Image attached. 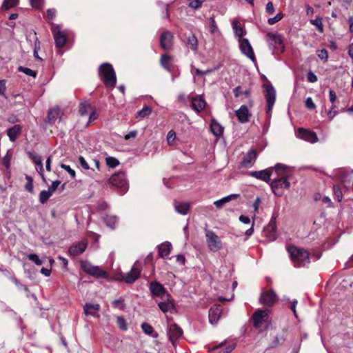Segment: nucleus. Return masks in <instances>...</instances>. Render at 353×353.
<instances>
[{"label":"nucleus","instance_id":"obj_1","mask_svg":"<svg viewBox=\"0 0 353 353\" xmlns=\"http://www.w3.org/2000/svg\"><path fill=\"white\" fill-rule=\"evenodd\" d=\"M274 170L276 176L271 181V189L276 196H282L285 191L290 188L292 168L282 163H276Z\"/></svg>","mask_w":353,"mask_h":353},{"label":"nucleus","instance_id":"obj_2","mask_svg":"<svg viewBox=\"0 0 353 353\" xmlns=\"http://www.w3.org/2000/svg\"><path fill=\"white\" fill-rule=\"evenodd\" d=\"M288 252L296 267H303L310 263V254L307 250L295 246H289Z\"/></svg>","mask_w":353,"mask_h":353},{"label":"nucleus","instance_id":"obj_3","mask_svg":"<svg viewBox=\"0 0 353 353\" xmlns=\"http://www.w3.org/2000/svg\"><path fill=\"white\" fill-rule=\"evenodd\" d=\"M101 80L109 88H114L117 83V77L112 65L109 63H103L99 68Z\"/></svg>","mask_w":353,"mask_h":353},{"label":"nucleus","instance_id":"obj_4","mask_svg":"<svg viewBox=\"0 0 353 353\" xmlns=\"http://www.w3.org/2000/svg\"><path fill=\"white\" fill-rule=\"evenodd\" d=\"M50 26L56 46L59 48L64 46L67 43L70 31L64 29L62 25L52 23Z\"/></svg>","mask_w":353,"mask_h":353},{"label":"nucleus","instance_id":"obj_5","mask_svg":"<svg viewBox=\"0 0 353 353\" xmlns=\"http://www.w3.org/2000/svg\"><path fill=\"white\" fill-rule=\"evenodd\" d=\"M110 183L120 191L121 194H124L128 190V184L124 172H117L112 175Z\"/></svg>","mask_w":353,"mask_h":353},{"label":"nucleus","instance_id":"obj_6","mask_svg":"<svg viewBox=\"0 0 353 353\" xmlns=\"http://www.w3.org/2000/svg\"><path fill=\"white\" fill-rule=\"evenodd\" d=\"M81 268L86 273L97 278L106 279L108 277L107 272L103 270L99 266L93 265L88 261H82Z\"/></svg>","mask_w":353,"mask_h":353},{"label":"nucleus","instance_id":"obj_7","mask_svg":"<svg viewBox=\"0 0 353 353\" xmlns=\"http://www.w3.org/2000/svg\"><path fill=\"white\" fill-rule=\"evenodd\" d=\"M206 241L210 251L216 252L222 248L220 238L212 231L208 230L205 233Z\"/></svg>","mask_w":353,"mask_h":353},{"label":"nucleus","instance_id":"obj_8","mask_svg":"<svg viewBox=\"0 0 353 353\" xmlns=\"http://www.w3.org/2000/svg\"><path fill=\"white\" fill-rule=\"evenodd\" d=\"M266 113L270 116L276 101V90L272 85H265Z\"/></svg>","mask_w":353,"mask_h":353},{"label":"nucleus","instance_id":"obj_9","mask_svg":"<svg viewBox=\"0 0 353 353\" xmlns=\"http://www.w3.org/2000/svg\"><path fill=\"white\" fill-rule=\"evenodd\" d=\"M239 43L241 52L248 58L252 60V62H256L255 55L248 39H239Z\"/></svg>","mask_w":353,"mask_h":353},{"label":"nucleus","instance_id":"obj_10","mask_svg":"<svg viewBox=\"0 0 353 353\" xmlns=\"http://www.w3.org/2000/svg\"><path fill=\"white\" fill-rule=\"evenodd\" d=\"M149 289L153 296L159 297L161 299L164 297H168L170 294L163 285L157 281L151 282Z\"/></svg>","mask_w":353,"mask_h":353},{"label":"nucleus","instance_id":"obj_11","mask_svg":"<svg viewBox=\"0 0 353 353\" xmlns=\"http://www.w3.org/2000/svg\"><path fill=\"white\" fill-rule=\"evenodd\" d=\"M296 137L300 139L310 142L311 143H316L319 140L317 135L314 132L306 130L303 128L298 129Z\"/></svg>","mask_w":353,"mask_h":353},{"label":"nucleus","instance_id":"obj_12","mask_svg":"<svg viewBox=\"0 0 353 353\" xmlns=\"http://www.w3.org/2000/svg\"><path fill=\"white\" fill-rule=\"evenodd\" d=\"M268 310H257L253 314V323L255 327L259 328L263 323L267 322L269 317Z\"/></svg>","mask_w":353,"mask_h":353},{"label":"nucleus","instance_id":"obj_13","mask_svg":"<svg viewBox=\"0 0 353 353\" xmlns=\"http://www.w3.org/2000/svg\"><path fill=\"white\" fill-rule=\"evenodd\" d=\"M264 233L265 236L270 241H273L276 239V219L272 217L268 226L264 229Z\"/></svg>","mask_w":353,"mask_h":353},{"label":"nucleus","instance_id":"obj_14","mask_svg":"<svg viewBox=\"0 0 353 353\" xmlns=\"http://www.w3.org/2000/svg\"><path fill=\"white\" fill-rule=\"evenodd\" d=\"M274 170V167L268 169H265L259 171H252L250 172V176L254 177L257 179H260L265 182H270L271 179L272 172Z\"/></svg>","mask_w":353,"mask_h":353},{"label":"nucleus","instance_id":"obj_15","mask_svg":"<svg viewBox=\"0 0 353 353\" xmlns=\"http://www.w3.org/2000/svg\"><path fill=\"white\" fill-rule=\"evenodd\" d=\"M235 113L239 121L241 123H247L251 117V113L245 105H241V107L235 111Z\"/></svg>","mask_w":353,"mask_h":353},{"label":"nucleus","instance_id":"obj_16","mask_svg":"<svg viewBox=\"0 0 353 353\" xmlns=\"http://www.w3.org/2000/svg\"><path fill=\"white\" fill-rule=\"evenodd\" d=\"M182 334V329L178 325L176 324H172L170 325L168 331V335L173 345L176 340L181 337Z\"/></svg>","mask_w":353,"mask_h":353},{"label":"nucleus","instance_id":"obj_17","mask_svg":"<svg viewBox=\"0 0 353 353\" xmlns=\"http://www.w3.org/2000/svg\"><path fill=\"white\" fill-rule=\"evenodd\" d=\"M160 44L164 50H168L173 45V34L169 31L163 32L160 37Z\"/></svg>","mask_w":353,"mask_h":353},{"label":"nucleus","instance_id":"obj_18","mask_svg":"<svg viewBox=\"0 0 353 353\" xmlns=\"http://www.w3.org/2000/svg\"><path fill=\"white\" fill-rule=\"evenodd\" d=\"M87 246V241H81L72 245L69 249V253L70 254V255L74 256H79L85 250Z\"/></svg>","mask_w":353,"mask_h":353},{"label":"nucleus","instance_id":"obj_19","mask_svg":"<svg viewBox=\"0 0 353 353\" xmlns=\"http://www.w3.org/2000/svg\"><path fill=\"white\" fill-rule=\"evenodd\" d=\"M161 300V301L158 303V305L163 313L170 312L174 309V305L170 294L168 295V297H164Z\"/></svg>","mask_w":353,"mask_h":353},{"label":"nucleus","instance_id":"obj_20","mask_svg":"<svg viewBox=\"0 0 353 353\" xmlns=\"http://www.w3.org/2000/svg\"><path fill=\"white\" fill-rule=\"evenodd\" d=\"M140 270L137 267V263H135L131 268V270L125 274L123 279L127 283H132L138 279L140 276Z\"/></svg>","mask_w":353,"mask_h":353},{"label":"nucleus","instance_id":"obj_21","mask_svg":"<svg viewBox=\"0 0 353 353\" xmlns=\"http://www.w3.org/2000/svg\"><path fill=\"white\" fill-rule=\"evenodd\" d=\"M276 301V296L272 290L263 292L261 296V303L267 306H272Z\"/></svg>","mask_w":353,"mask_h":353},{"label":"nucleus","instance_id":"obj_22","mask_svg":"<svg viewBox=\"0 0 353 353\" xmlns=\"http://www.w3.org/2000/svg\"><path fill=\"white\" fill-rule=\"evenodd\" d=\"M222 310L219 305H214L209 310V321L211 324L215 325L217 323Z\"/></svg>","mask_w":353,"mask_h":353},{"label":"nucleus","instance_id":"obj_23","mask_svg":"<svg viewBox=\"0 0 353 353\" xmlns=\"http://www.w3.org/2000/svg\"><path fill=\"white\" fill-rule=\"evenodd\" d=\"M28 155L34 163L36 170L38 172V173L41 176L42 179H44V176L43 174V165H42L41 157L38 156L36 153H34L33 152H28Z\"/></svg>","mask_w":353,"mask_h":353},{"label":"nucleus","instance_id":"obj_24","mask_svg":"<svg viewBox=\"0 0 353 353\" xmlns=\"http://www.w3.org/2000/svg\"><path fill=\"white\" fill-rule=\"evenodd\" d=\"M172 249V243L169 241H165L158 245V254L161 258L167 257Z\"/></svg>","mask_w":353,"mask_h":353},{"label":"nucleus","instance_id":"obj_25","mask_svg":"<svg viewBox=\"0 0 353 353\" xmlns=\"http://www.w3.org/2000/svg\"><path fill=\"white\" fill-rule=\"evenodd\" d=\"M174 207L177 213L181 215H186L189 212L190 203L188 202L174 201Z\"/></svg>","mask_w":353,"mask_h":353},{"label":"nucleus","instance_id":"obj_26","mask_svg":"<svg viewBox=\"0 0 353 353\" xmlns=\"http://www.w3.org/2000/svg\"><path fill=\"white\" fill-rule=\"evenodd\" d=\"M21 132V127L19 125H14L12 128L8 129L7 134L9 137V139L14 142L16 141L17 137L20 135Z\"/></svg>","mask_w":353,"mask_h":353},{"label":"nucleus","instance_id":"obj_27","mask_svg":"<svg viewBox=\"0 0 353 353\" xmlns=\"http://www.w3.org/2000/svg\"><path fill=\"white\" fill-rule=\"evenodd\" d=\"M100 310V305L98 303H86L83 307L84 313L86 315L97 316V312Z\"/></svg>","mask_w":353,"mask_h":353},{"label":"nucleus","instance_id":"obj_28","mask_svg":"<svg viewBox=\"0 0 353 353\" xmlns=\"http://www.w3.org/2000/svg\"><path fill=\"white\" fill-rule=\"evenodd\" d=\"M59 188L60 192L64 189V184L61 185V181L56 180L53 181L51 185L48 188V191H46V201Z\"/></svg>","mask_w":353,"mask_h":353},{"label":"nucleus","instance_id":"obj_29","mask_svg":"<svg viewBox=\"0 0 353 353\" xmlns=\"http://www.w3.org/2000/svg\"><path fill=\"white\" fill-rule=\"evenodd\" d=\"M210 130L212 133L216 137H220L223 132V126L214 119L211 120Z\"/></svg>","mask_w":353,"mask_h":353},{"label":"nucleus","instance_id":"obj_30","mask_svg":"<svg viewBox=\"0 0 353 353\" xmlns=\"http://www.w3.org/2000/svg\"><path fill=\"white\" fill-rule=\"evenodd\" d=\"M256 159V152L254 150H250L242 161V163L244 166L248 167L254 163Z\"/></svg>","mask_w":353,"mask_h":353},{"label":"nucleus","instance_id":"obj_31","mask_svg":"<svg viewBox=\"0 0 353 353\" xmlns=\"http://www.w3.org/2000/svg\"><path fill=\"white\" fill-rule=\"evenodd\" d=\"M205 106V100L201 97H195L192 99V107L196 112L201 111Z\"/></svg>","mask_w":353,"mask_h":353},{"label":"nucleus","instance_id":"obj_32","mask_svg":"<svg viewBox=\"0 0 353 353\" xmlns=\"http://www.w3.org/2000/svg\"><path fill=\"white\" fill-rule=\"evenodd\" d=\"M61 116V110L59 108L55 107L50 108L48 112V122L53 123Z\"/></svg>","mask_w":353,"mask_h":353},{"label":"nucleus","instance_id":"obj_33","mask_svg":"<svg viewBox=\"0 0 353 353\" xmlns=\"http://www.w3.org/2000/svg\"><path fill=\"white\" fill-rule=\"evenodd\" d=\"M239 196V194H230L228 196H226L219 200H217V201H215L214 202V204L215 205V206L218 208H221L223 207V205L226 203H228L230 202L232 199H235V198H237Z\"/></svg>","mask_w":353,"mask_h":353},{"label":"nucleus","instance_id":"obj_34","mask_svg":"<svg viewBox=\"0 0 353 353\" xmlns=\"http://www.w3.org/2000/svg\"><path fill=\"white\" fill-rule=\"evenodd\" d=\"M232 26L235 36L238 37V40L240 39H243V36L245 32L243 28L241 26L240 23L237 20H234L232 23Z\"/></svg>","mask_w":353,"mask_h":353},{"label":"nucleus","instance_id":"obj_35","mask_svg":"<svg viewBox=\"0 0 353 353\" xmlns=\"http://www.w3.org/2000/svg\"><path fill=\"white\" fill-rule=\"evenodd\" d=\"M209 32L213 35L219 36L221 34L214 17L209 18Z\"/></svg>","mask_w":353,"mask_h":353},{"label":"nucleus","instance_id":"obj_36","mask_svg":"<svg viewBox=\"0 0 353 353\" xmlns=\"http://www.w3.org/2000/svg\"><path fill=\"white\" fill-rule=\"evenodd\" d=\"M160 61L162 67L169 70L172 65V58L170 55L165 54L161 56Z\"/></svg>","mask_w":353,"mask_h":353},{"label":"nucleus","instance_id":"obj_37","mask_svg":"<svg viewBox=\"0 0 353 353\" xmlns=\"http://www.w3.org/2000/svg\"><path fill=\"white\" fill-rule=\"evenodd\" d=\"M90 107V104L88 101H85L79 103V113L81 117L86 116L88 112V109Z\"/></svg>","mask_w":353,"mask_h":353},{"label":"nucleus","instance_id":"obj_38","mask_svg":"<svg viewBox=\"0 0 353 353\" xmlns=\"http://www.w3.org/2000/svg\"><path fill=\"white\" fill-rule=\"evenodd\" d=\"M267 37L269 39H270L275 45L283 46V39L280 34L272 32H268L267 34Z\"/></svg>","mask_w":353,"mask_h":353},{"label":"nucleus","instance_id":"obj_39","mask_svg":"<svg viewBox=\"0 0 353 353\" xmlns=\"http://www.w3.org/2000/svg\"><path fill=\"white\" fill-rule=\"evenodd\" d=\"M152 109L150 106L145 105L141 110L137 112V117L145 118L151 114Z\"/></svg>","mask_w":353,"mask_h":353},{"label":"nucleus","instance_id":"obj_40","mask_svg":"<svg viewBox=\"0 0 353 353\" xmlns=\"http://www.w3.org/2000/svg\"><path fill=\"white\" fill-rule=\"evenodd\" d=\"M104 221L105 222L106 225L108 227H110L111 228H114L115 224L118 221V219L116 216H114V215H107L104 218Z\"/></svg>","mask_w":353,"mask_h":353},{"label":"nucleus","instance_id":"obj_41","mask_svg":"<svg viewBox=\"0 0 353 353\" xmlns=\"http://www.w3.org/2000/svg\"><path fill=\"white\" fill-rule=\"evenodd\" d=\"M187 44L192 50H196L198 48V41L195 36L192 35L188 38Z\"/></svg>","mask_w":353,"mask_h":353},{"label":"nucleus","instance_id":"obj_42","mask_svg":"<svg viewBox=\"0 0 353 353\" xmlns=\"http://www.w3.org/2000/svg\"><path fill=\"white\" fill-rule=\"evenodd\" d=\"M310 23L316 26L318 30L321 32L323 31V26L322 23V19L320 17H316L314 19L310 20Z\"/></svg>","mask_w":353,"mask_h":353},{"label":"nucleus","instance_id":"obj_43","mask_svg":"<svg viewBox=\"0 0 353 353\" xmlns=\"http://www.w3.org/2000/svg\"><path fill=\"white\" fill-rule=\"evenodd\" d=\"M19 0H4L1 8L8 10L17 5Z\"/></svg>","mask_w":353,"mask_h":353},{"label":"nucleus","instance_id":"obj_44","mask_svg":"<svg viewBox=\"0 0 353 353\" xmlns=\"http://www.w3.org/2000/svg\"><path fill=\"white\" fill-rule=\"evenodd\" d=\"M18 70L19 72L24 73L25 74H26L28 76L32 77L34 78H35L37 77V72L34 70H32L30 68H25L23 66H19L18 68Z\"/></svg>","mask_w":353,"mask_h":353},{"label":"nucleus","instance_id":"obj_45","mask_svg":"<svg viewBox=\"0 0 353 353\" xmlns=\"http://www.w3.org/2000/svg\"><path fill=\"white\" fill-rule=\"evenodd\" d=\"M105 162L107 165L110 168H115L119 164L118 159L112 157H106Z\"/></svg>","mask_w":353,"mask_h":353},{"label":"nucleus","instance_id":"obj_46","mask_svg":"<svg viewBox=\"0 0 353 353\" xmlns=\"http://www.w3.org/2000/svg\"><path fill=\"white\" fill-rule=\"evenodd\" d=\"M112 306L114 308L123 310L125 307V305L124 303V300L122 298L119 299H116L112 302Z\"/></svg>","mask_w":353,"mask_h":353},{"label":"nucleus","instance_id":"obj_47","mask_svg":"<svg viewBox=\"0 0 353 353\" xmlns=\"http://www.w3.org/2000/svg\"><path fill=\"white\" fill-rule=\"evenodd\" d=\"M188 6L193 9H198L205 0H188Z\"/></svg>","mask_w":353,"mask_h":353},{"label":"nucleus","instance_id":"obj_48","mask_svg":"<svg viewBox=\"0 0 353 353\" xmlns=\"http://www.w3.org/2000/svg\"><path fill=\"white\" fill-rule=\"evenodd\" d=\"M283 17V14H282V12H279L277 14H276V16H274V17L269 18L268 22L270 25H274V23L281 21Z\"/></svg>","mask_w":353,"mask_h":353},{"label":"nucleus","instance_id":"obj_49","mask_svg":"<svg viewBox=\"0 0 353 353\" xmlns=\"http://www.w3.org/2000/svg\"><path fill=\"white\" fill-rule=\"evenodd\" d=\"M141 328H142L143 331L144 332V333L148 335H151L154 332L153 327L150 324H148L147 323H143L141 325Z\"/></svg>","mask_w":353,"mask_h":353},{"label":"nucleus","instance_id":"obj_50","mask_svg":"<svg viewBox=\"0 0 353 353\" xmlns=\"http://www.w3.org/2000/svg\"><path fill=\"white\" fill-rule=\"evenodd\" d=\"M29 260L34 262L35 264L38 265H41L43 263L42 260H41L39 256L35 254H31L28 256Z\"/></svg>","mask_w":353,"mask_h":353},{"label":"nucleus","instance_id":"obj_51","mask_svg":"<svg viewBox=\"0 0 353 353\" xmlns=\"http://www.w3.org/2000/svg\"><path fill=\"white\" fill-rule=\"evenodd\" d=\"M317 56L321 59V60H323L324 61H327L328 59V54L327 51L325 49H322L320 50H317Z\"/></svg>","mask_w":353,"mask_h":353},{"label":"nucleus","instance_id":"obj_52","mask_svg":"<svg viewBox=\"0 0 353 353\" xmlns=\"http://www.w3.org/2000/svg\"><path fill=\"white\" fill-rule=\"evenodd\" d=\"M176 139V133L173 130L168 132L167 134V142L169 145H172Z\"/></svg>","mask_w":353,"mask_h":353},{"label":"nucleus","instance_id":"obj_53","mask_svg":"<svg viewBox=\"0 0 353 353\" xmlns=\"http://www.w3.org/2000/svg\"><path fill=\"white\" fill-rule=\"evenodd\" d=\"M117 324L121 330H127V325L125 323V321L123 317L119 316L117 318Z\"/></svg>","mask_w":353,"mask_h":353},{"label":"nucleus","instance_id":"obj_54","mask_svg":"<svg viewBox=\"0 0 353 353\" xmlns=\"http://www.w3.org/2000/svg\"><path fill=\"white\" fill-rule=\"evenodd\" d=\"M98 113L95 110H93L90 115H89V119H88V124H90L92 123L93 121H94L95 120H97L98 119Z\"/></svg>","mask_w":353,"mask_h":353},{"label":"nucleus","instance_id":"obj_55","mask_svg":"<svg viewBox=\"0 0 353 353\" xmlns=\"http://www.w3.org/2000/svg\"><path fill=\"white\" fill-rule=\"evenodd\" d=\"M27 184L26 185V189L28 192H32L33 190L32 179L30 176H26Z\"/></svg>","mask_w":353,"mask_h":353},{"label":"nucleus","instance_id":"obj_56","mask_svg":"<svg viewBox=\"0 0 353 353\" xmlns=\"http://www.w3.org/2000/svg\"><path fill=\"white\" fill-rule=\"evenodd\" d=\"M336 107L335 105H332L330 110L327 113V117L330 119H332L337 114V111L336 110Z\"/></svg>","mask_w":353,"mask_h":353},{"label":"nucleus","instance_id":"obj_57","mask_svg":"<svg viewBox=\"0 0 353 353\" xmlns=\"http://www.w3.org/2000/svg\"><path fill=\"white\" fill-rule=\"evenodd\" d=\"M78 160L79 163L83 169L88 170L90 168L88 163L83 157H79Z\"/></svg>","mask_w":353,"mask_h":353},{"label":"nucleus","instance_id":"obj_58","mask_svg":"<svg viewBox=\"0 0 353 353\" xmlns=\"http://www.w3.org/2000/svg\"><path fill=\"white\" fill-rule=\"evenodd\" d=\"M305 105L308 109L312 110L316 108V105L311 97H308L305 100Z\"/></svg>","mask_w":353,"mask_h":353},{"label":"nucleus","instance_id":"obj_59","mask_svg":"<svg viewBox=\"0 0 353 353\" xmlns=\"http://www.w3.org/2000/svg\"><path fill=\"white\" fill-rule=\"evenodd\" d=\"M61 167L70 174L72 178L75 177V171L70 165L62 164Z\"/></svg>","mask_w":353,"mask_h":353},{"label":"nucleus","instance_id":"obj_60","mask_svg":"<svg viewBox=\"0 0 353 353\" xmlns=\"http://www.w3.org/2000/svg\"><path fill=\"white\" fill-rule=\"evenodd\" d=\"M307 81L311 83H315L318 80L316 75L311 71L307 73Z\"/></svg>","mask_w":353,"mask_h":353},{"label":"nucleus","instance_id":"obj_61","mask_svg":"<svg viewBox=\"0 0 353 353\" xmlns=\"http://www.w3.org/2000/svg\"><path fill=\"white\" fill-rule=\"evenodd\" d=\"M10 157L7 154L2 159L3 164L8 169L10 164Z\"/></svg>","mask_w":353,"mask_h":353},{"label":"nucleus","instance_id":"obj_62","mask_svg":"<svg viewBox=\"0 0 353 353\" xmlns=\"http://www.w3.org/2000/svg\"><path fill=\"white\" fill-rule=\"evenodd\" d=\"M265 10L268 14H271L274 12V5L272 2H268L265 7Z\"/></svg>","mask_w":353,"mask_h":353},{"label":"nucleus","instance_id":"obj_63","mask_svg":"<svg viewBox=\"0 0 353 353\" xmlns=\"http://www.w3.org/2000/svg\"><path fill=\"white\" fill-rule=\"evenodd\" d=\"M137 130H132L125 136V139L128 140L130 139H134L137 136Z\"/></svg>","mask_w":353,"mask_h":353},{"label":"nucleus","instance_id":"obj_64","mask_svg":"<svg viewBox=\"0 0 353 353\" xmlns=\"http://www.w3.org/2000/svg\"><path fill=\"white\" fill-rule=\"evenodd\" d=\"M329 97H330V101L332 103V105H334V103L336 100V94L334 90H330Z\"/></svg>","mask_w":353,"mask_h":353}]
</instances>
